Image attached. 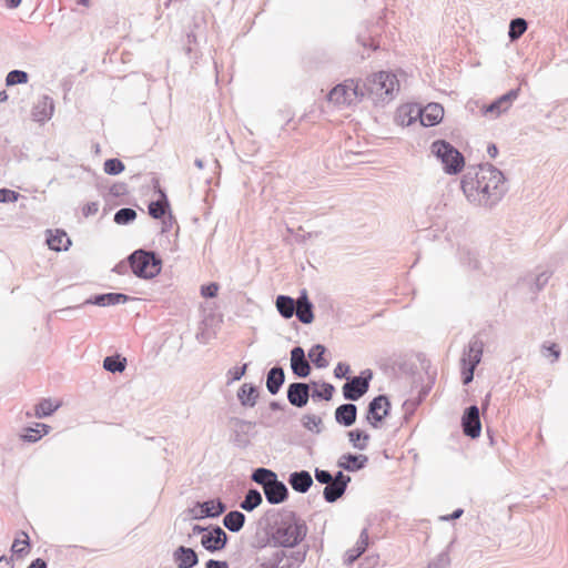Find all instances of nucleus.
Returning <instances> with one entry per match:
<instances>
[{
	"label": "nucleus",
	"instance_id": "1",
	"mask_svg": "<svg viewBox=\"0 0 568 568\" xmlns=\"http://www.w3.org/2000/svg\"><path fill=\"white\" fill-rule=\"evenodd\" d=\"M460 185L467 200L476 205L491 206L506 192L503 172L488 163L479 165L477 170H468Z\"/></svg>",
	"mask_w": 568,
	"mask_h": 568
},
{
	"label": "nucleus",
	"instance_id": "2",
	"mask_svg": "<svg viewBox=\"0 0 568 568\" xmlns=\"http://www.w3.org/2000/svg\"><path fill=\"white\" fill-rule=\"evenodd\" d=\"M306 521L292 510H284L270 526L268 541L276 548H295L306 537Z\"/></svg>",
	"mask_w": 568,
	"mask_h": 568
},
{
	"label": "nucleus",
	"instance_id": "3",
	"mask_svg": "<svg viewBox=\"0 0 568 568\" xmlns=\"http://www.w3.org/2000/svg\"><path fill=\"white\" fill-rule=\"evenodd\" d=\"M361 88L365 95H368L374 102H379L393 99V93L398 88V81L395 74L381 71L368 77Z\"/></svg>",
	"mask_w": 568,
	"mask_h": 568
},
{
	"label": "nucleus",
	"instance_id": "4",
	"mask_svg": "<svg viewBox=\"0 0 568 568\" xmlns=\"http://www.w3.org/2000/svg\"><path fill=\"white\" fill-rule=\"evenodd\" d=\"M132 272L140 278H153L160 274L162 260L153 251L139 248L128 257Z\"/></svg>",
	"mask_w": 568,
	"mask_h": 568
},
{
	"label": "nucleus",
	"instance_id": "5",
	"mask_svg": "<svg viewBox=\"0 0 568 568\" xmlns=\"http://www.w3.org/2000/svg\"><path fill=\"white\" fill-rule=\"evenodd\" d=\"M430 151L442 162L446 173L457 174L463 170L465 165L463 154L447 141H434Z\"/></svg>",
	"mask_w": 568,
	"mask_h": 568
},
{
	"label": "nucleus",
	"instance_id": "6",
	"mask_svg": "<svg viewBox=\"0 0 568 568\" xmlns=\"http://www.w3.org/2000/svg\"><path fill=\"white\" fill-rule=\"evenodd\" d=\"M484 352V343L477 336H474L469 343L467 348L464 349L463 356L460 359L462 364V378L463 384L468 385L474 379V372L477 365L481 361Z\"/></svg>",
	"mask_w": 568,
	"mask_h": 568
},
{
	"label": "nucleus",
	"instance_id": "7",
	"mask_svg": "<svg viewBox=\"0 0 568 568\" xmlns=\"http://www.w3.org/2000/svg\"><path fill=\"white\" fill-rule=\"evenodd\" d=\"M308 546H304L303 550H285V548H276L268 556H264L268 568H298L306 558Z\"/></svg>",
	"mask_w": 568,
	"mask_h": 568
},
{
	"label": "nucleus",
	"instance_id": "8",
	"mask_svg": "<svg viewBox=\"0 0 568 568\" xmlns=\"http://www.w3.org/2000/svg\"><path fill=\"white\" fill-rule=\"evenodd\" d=\"M363 97H365V92L361 88L359 82L347 80L344 83L337 84L329 91L328 101L335 105L343 106L351 105Z\"/></svg>",
	"mask_w": 568,
	"mask_h": 568
},
{
	"label": "nucleus",
	"instance_id": "9",
	"mask_svg": "<svg viewBox=\"0 0 568 568\" xmlns=\"http://www.w3.org/2000/svg\"><path fill=\"white\" fill-rule=\"evenodd\" d=\"M372 377L373 373L371 369L363 371L359 376L348 377L342 388L344 398L354 402L358 400L367 393Z\"/></svg>",
	"mask_w": 568,
	"mask_h": 568
},
{
	"label": "nucleus",
	"instance_id": "10",
	"mask_svg": "<svg viewBox=\"0 0 568 568\" xmlns=\"http://www.w3.org/2000/svg\"><path fill=\"white\" fill-rule=\"evenodd\" d=\"M227 540V534L220 526L211 525L206 534L201 537V545L210 552H217L225 548Z\"/></svg>",
	"mask_w": 568,
	"mask_h": 568
},
{
	"label": "nucleus",
	"instance_id": "11",
	"mask_svg": "<svg viewBox=\"0 0 568 568\" xmlns=\"http://www.w3.org/2000/svg\"><path fill=\"white\" fill-rule=\"evenodd\" d=\"M390 403L385 395H378L373 398L367 407L366 419L373 427H378V424L388 415Z\"/></svg>",
	"mask_w": 568,
	"mask_h": 568
},
{
	"label": "nucleus",
	"instance_id": "12",
	"mask_svg": "<svg viewBox=\"0 0 568 568\" xmlns=\"http://www.w3.org/2000/svg\"><path fill=\"white\" fill-rule=\"evenodd\" d=\"M463 432L470 438H477L481 432L479 408L476 405L467 407L462 417Z\"/></svg>",
	"mask_w": 568,
	"mask_h": 568
},
{
	"label": "nucleus",
	"instance_id": "13",
	"mask_svg": "<svg viewBox=\"0 0 568 568\" xmlns=\"http://www.w3.org/2000/svg\"><path fill=\"white\" fill-rule=\"evenodd\" d=\"M310 384L295 382L287 387V400L291 405L302 408L307 405L310 396Z\"/></svg>",
	"mask_w": 568,
	"mask_h": 568
},
{
	"label": "nucleus",
	"instance_id": "14",
	"mask_svg": "<svg viewBox=\"0 0 568 568\" xmlns=\"http://www.w3.org/2000/svg\"><path fill=\"white\" fill-rule=\"evenodd\" d=\"M519 92V88L511 89L507 93L493 101L489 105H487L484 110V113L493 114L495 118L499 116L511 106L513 102L518 98Z\"/></svg>",
	"mask_w": 568,
	"mask_h": 568
},
{
	"label": "nucleus",
	"instance_id": "15",
	"mask_svg": "<svg viewBox=\"0 0 568 568\" xmlns=\"http://www.w3.org/2000/svg\"><path fill=\"white\" fill-rule=\"evenodd\" d=\"M291 368L298 378H306L311 374V365L306 359L303 347L295 346L291 351Z\"/></svg>",
	"mask_w": 568,
	"mask_h": 568
},
{
	"label": "nucleus",
	"instance_id": "16",
	"mask_svg": "<svg viewBox=\"0 0 568 568\" xmlns=\"http://www.w3.org/2000/svg\"><path fill=\"white\" fill-rule=\"evenodd\" d=\"M195 508L200 509V515H194L193 519L216 518L225 513L226 505L219 498L196 503Z\"/></svg>",
	"mask_w": 568,
	"mask_h": 568
},
{
	"label": "nucleus",
	"instance_id": "17",
	"mask_svg": "<svg viewBox=\"0 0 568 568\" xmlns=\"http://www.w3.org/2000/svg\"><path fill=\"white\" fill-rule=\"evenodd\" d=\"M417 115L424 126H434L442 121L444 108L438 103H428L425 108L417 110Z\"/></svg>",
	"mask_w": 568,
	"mask_h": 568
},
{
	"label": "nucleus",
	"instance_id": "18",
	"mask_svg": "<svg viewBox=\"0 0 568 568\" xmlns=\"http://www.w3.org/2000/svg\"><path fill=\"white\" fill-rule=\"evenodd\" d=\"M178 568H193L199 564V556L193 548L179 546L172 555Z\"/></svg>",
	"mask_w": 568,
	"mask_h": 568
},
{
	"label": "nucleus",
	"instance_id": "19",
	"mask_svg": "<svg viewBox=\"0 0 568 568\" xmlns=\"http://www.w3.org/2000/svg\"><path fill=\"white\" fill-rule=\"evenodd\" d=\"M264 495L271 505H278L288 498L286 485L278 478H275L265 489Z\"/></svg>",
	"mask_w": 568,
	"mask_h": 568
},
{
	"label": "nucleus",
	"instance_id": "20",
	"mask_svg": "<svg viewBox=\"0 0 568 568\" xmlns=\"http://www.w3.org/2000/svg\"><path fill=\"white\" fill-rule=\"evenodd\" d=\"M368 457L366 455L344 454L337 460V466L346 471H358L366 467Z\"/></svg>",
	"mask_w": 568,
	"mask_h": 568
},
{
	"label": "nucleus",
	"instance_id": "21",
	"mask_svg": "<svg viewBox=\"0 0 568 568\" xmlns=\"http://www.w3.org/2000/svg\"><path fill=\"white\" fill-rule=\"evenodd\" d=\"M54 112V103L52 98L43 95L33 106L32 116L37 122H45L51 119Z\"/></svg>",
	"mask_w": 568,
	"mask_h": 568
},
{
	"label": "nucleus",
	"instance_id": "22",
	"mask_svg": "<svg viewBox=\"0 0 568 568\" xmlns=\"http://www.w3.org/2000/svg\"><path fill=\"white\" fill-rule=\"evenodd\" d=\"M129 296L122 293H105V294H98L93 297H90L85 300L82 305H98V306H111V305H118L123 304L129 301Z\"/></svg>",
	"mask_w": 568,
	"mask_h": 568
},
{
	"label": "nucleus",
	"instance_id": "23",
	"mask_svg": "<svg viewBox=\"0 0 568 568\" xmlns=\"http://www.w3.org/2000/svg\"><path fill=\"white\" fill-rule=\"evenodd\" d=\"M357 407L352 403L342 404L335 409V420L342 426L349 427L355 424Z\"/></svg>",
	"mask_w": 568,
	"mask_h": 568
},
{
	"label": "nucleus",
	"instance_id": "24",
	"mask_svg": "<svg viewBox=\"0 0 568 568\" xmlns=\"http://www.w3.org/2000/svg\"><path fill=\"white\" fill-rule=\"evenodd\" d=\"M288 484L301 494H305L313 485V478L307 470L293 471L290 474Z\"/></svg>",
	"mask_w": 568,
	"mask_h": 568
},
{
	"label": "nucleus",
	"instance_id": "25",
	"mask_svg": "<svg viewBox=\"0 0 568 568\" xmlns=\"http://www.w3.org/2000/svg\"><path fill=\"white\" fill-rule=\"evenodd\" d=\"M368 531L366 528H364L359 534L355 547L353 549L347 550L345 554L344 562L346 565H352L357 560L358 557H361L364 554L368 546Z\"/></svg>",
	"mask_w": 568,
	"mask_h": 568
},
{
	"label": "nucleus",
	"instance_id": "26",
	"mask_svg": "<svg viewBox=\"0 0 568 568\" xmlns=\"http://www.w3.org/2000/svg\"><path fill=\"white\" fill-rule=\"evenodd\" d=\"M285 382V373L283 367L274 366L266 375V388L270 394L276 395Z\"/></svg>",
	"mask_w": 568,
	"mask_h": 568
},
{
	"label": "nucleus",
	"instance_id": "27",
	"mask_svg": "<svg viewBox=\"0 0 568 568\" xmlns=\"http://www.w3.org/2000/svg\"><path fill=\"white\" fill-rule=\"evenodd\" d=\"M258 397L257 387L253 384H243L237 390V398L242 406L253 407Z\"/></svg>",
	"mask_w": 568,
	"mask_h": 568
},
{
	"label": "nucleus",
	"instance_id": "28",
	"mask_svg": "<svg viewBox=\"0 0 568 568\" xmlns=\"http://www.w3.org/2000/svg\"><path fill=\"white\" fill-rule=\"evenodd\" d=\"M49 247L55 252L67 251L71 245V241L64 231L57 230L55 233L49 231L47 237Z\"/></svg>",
	"mask_w": 568,
	"mask_h": 568
},
{
	"label": "nucleus",
	"instance_id": "29",
	"mask_svg": "<svg viewBox=\"0 0 568 568\" xmlns=\"http://www.w3.org/2000/svg\"><path fill=\"white\" fill-rule=\"evenodd\" d=\"M232 429L235 433V440L241 446H245L248 440L243 439L242 435L247 436L250 432L254 428L255 424L253 422L240 419V418H233L231 419Z\"/></svg>",
	"mask_w": 568,
	"mask_h": 568
},
{
	"label": "nucleus",
	"instance_id": "30",
	"mask_svg": "<svg viewBox=\"0 0 568 568\" xmlns=\"http://www.w3.org/2000/svg\"><path fill=\"white\" fill-rule=\"evenodd\" d=\"M245 515L239 510L227 513L223 518L224 527L231 532H239L245 524Z\"/></svg>",
	"mask_w": 568,
	"mask_h": 568
},
{
	"label": "nucleus",
	"instance_id": "31",
	"mask_svg": "<svg viewBox=\"0 0 568 568\" xmlns=\"http://www.w3.org/2000/svg\"><path fill=\"white\" fill-rule=\"evenodd\" d=\"M278 313L284 318H291L296 311L295 300L287 295H278L275 301Z\"/></svg>",
	"mask_w": 568,
	"mask_h": 568
},
{
	"label": "nucleus",
	"instance_id": "32",
	"mask_svg": "<svg viewBox=\"0 0 568 568\" xmlns=\"http://www.w3.org/2000/svg\"><path fill=\"white\" fill-rule=\"evenodd\" d=\"M263 503L262 494L255 489H248L240 507L245 511H253Z\"/></svg>",
	"mask_w": 568,
	"mask_h": 568
},
{
	"label": "nucleus",
	"instance_id": "33",
	"mask_svg": "<svg viewBox=\"0 0 568 568\" xmlns=\"http://www.w3.org/2000/svg\"><path fill=\"white\" fill-rule=\"evenodd\" d=\"M251 478L253 481L261 485L264 490L275 478H277V475L271 469L260 467L253 471Z\"/></svg>",
	"mask_w": 568,
	"mask_h": 568
},
{
	"label": "nucleus",
	"instance_id": "34",
	"mask_svg": "<svg viewBox=\"0 0 568 568\" xmlns=\"http://www.w3.org/2000/svg\"><path fill=\"white\" fill-rule=\"evenodd\" d=\"M345 486L329 481L323 490V497L327 503H335L345 494Z\"/></svg>",
	"mask_w": 568,
	"mask_h": 568
},
{
	"label": "nucleus",
	"instance_id": "35",
	"mask_svg": "<svg viewBox=\"0 0 568 568\" xmlns=\"http://www.w3.org/2000/svg\"><path fill=\"white\" fill-rule=\"evenodd\" d=\"M326 347L322 344H315L308 351V358L317 368H325L328 366V362L324 358Z\"/></svg>",
	"mask_w": 568,
	"mask_h": 568
},
{
	"label": "nucleus",
	"instance_id": "36",
	"mask_svg": "<svg viewBox=\"0 0 568 568\" xmlns=\"http://www.w3.org/2000/svg\"><path fill=\"white\" fill-rule=\"evenodd\" d=\"M126 358L120 355L106 356L103 359V368L111 373H121L125 369Z\"/></svg>",
	"mask_w": 568,
	"mask_h": 568
},
{
	"label": "nucleus",
	"instance_id": "37",
	"mask_svg": "<svg viewBox=\"0 0 568 568\" xmlns=\"http://www.w3.org/2000/svg\"><path fill=\"white\" fill-rule=\"evenodd\" d=\"M348 438L354 448L364 450L367 448L371 436L361 429H354L348 432Z\"/></svg>",
	"mask_w": 568,
	"mask_h": 568
},
{
	"label": "nucleus",
	"instance_id": "38",
	"mask_svg": "<svg viewBox=\"0 0 568 568\" xmlns=\"http://www.w3.org/2000/svg\"><path fill=\"white\" fill-rule=\"evenodd\" d=\"M30 546V538L26 531H20L18 537L13 540L11 546V550L17 554L19 557L28 554L27 548Z\"/></svg>",
	"mask_w": 568,
	"mask_h": 568
},
{
	"label": "nucleus",
	"instance_id": "39",
	"mask_svg": "<svg viewBox=\"0 0 568 568\" xmlns=\"http://www.w3.org/2000/svg\"><path fill=\"white\" fill-rule=\"evenodd\" d=\"M60 407V403H53L51 399H42L36 406V416L43 418L52 415Z\"/></svg>",
	"mask_w": 568,
	"mask_h": 568
},
{
	"label": "nucleus",
	"instance_id": "40",
	"mask_svg": "<svg viewBox=\"0 0 568 568\" xmlns=\"http://www.w3.org/2000/svg\"><path fill=\"white\" fill-rule=\"evenodd\" d=\"M313 386L317 387V383L313 382ZM335 392V387L329 383H323L321 385V389L314 388L312 392V398L314 400L316 399H324V400H331L333 397V394Z\"/></svg>",
	"mask_w": 568,
	"mask_h": 568
},
{
	"label": "nucleus",
	"instance_id": "41",
	"mask_svg": "<svg viewBox=\"0 0 568 568\" xmlns=\"http://www.w3.org/2000/svg\"><path fill=\"white\" fill-rule=\"evenodd\" d=\"M527 30V22L523 18H515L509 23L508 37L511 41L517 40Z\"/></svg>",
	"mask_w": 568,
	"mask_h": 568
},
{
	"label": "nucleus",
	"instance_id": "42",
	"mask_svg": "<svg viewBox=\"0 0 568 568\" xmlns=\"http://www.w3.org/2000/svg\"><path fill=\"white\" fill-rule=\"evenodd\" d=\"M162 200L151 202L149 205V214L153 219H161L169 207V202L164 193H162Z\"/></svg>",
	"mask_w": 568,
	"mask_h": 568
},
{
	"label": "nucleus",
	"instance_id": "43",
	"mask_svg": "<svg viewBox=\"0 0 568 568\" xmlns=\"http://www.w3.org/2000/svg\"><path fill=\"white\" fill-rule=\"evenodd\" d=\"M136 219L135 210L131 207H123L115 212L113 221L119 225H125Z\"/></svg>",
	"mask_w": 568,
	"mask_h": 568
},
{
	"label": "nucleus",
	"instance_id": "44",
	"mask_svg": "<svg viewBox=\"0 0 568 568\" xmlns=\"http://www.w3.org/2000/svg\"><path fill=\"white\" fill-rule=\"evenodd\" d=\"M29 80V75L26 71L22 70H12L6 77V84L8 87L24 84Z\"/></svg>",
	"mask_w": 568,
	"mask_h": 568
},
{
	"label": "nucleus",
	"instance_id": "45",
	"mask_svg": "<svg viewBox=\"0 0 568 568\" xmlns=\"http://www.w3.org/2000/svg\"><path fill=\"white\" fill-rule=\"evenodd\" d=\"M313 305L296 306L295 315L303 324H311L314 321Z\"/></svg>",
	"mask_w": 568,
	"mask_h": 568
},
{
	"label": "nucleus",
	"instance_id": "46",
	"mask_svg": "<svg viewBox=\"0 0 568 568\" xmlns=\"http://www.w3.org/2000/svg\"><path fill=\"white\" fill-rule=\"evenodd\" d=\"M124 164L119 159H108L103 164V170L109 175H118L124 171Z\"/></svg>",
	"mask_w": 568,
	"mask_h": 568
},
{
	"label": "nucleus",
	"instance_id": "47",
	"mask_svg": "<svg viewBox=\"0 0 568 568\" xmlns=\"http://www.w3.org/2000/svg\"><path fill=\"white\" fill-rule=\"evenodd\" d=\"M302 424L306 429H308L311 432L320 433L321 432L320 426L322 424V419H321V417L315 416V415H304L302 418Z\"/></svg>",
	"mask_w": 568,
	"mask_h": 568
},
{
	"label": "nucleus",
	"instance_id": "48",
	"mask_svg": "<svg viewBox=\"0 0 568 568\" xmlns=\"http://www.w3.org/2000/svg\"><path fill=\"white\" fill-rule=\"evenodd\" d=\"M450 565V558L447 551L440 552L428 564V568H447Z\"/></svg>",
	"mask_w": 568,
	"mask_h": 568
},
{
	"label": "nucleus",
	"instance_id": "49",
	"mask_svg": "<svg viewBox=\"0 0 568 568\" xmlns=\"http://www.w3.org/2000/svg\"><path fill=\"white\" fill-rule=\"evenodd\" d=\"M20 194L9 189H0V203H12L19 199Z\"/></svg>",
	"mask_w": 568,
	"mask_h": 568
},
{
	"label": "nucleus",
	"instance_id": "50",
	"mask_svg": "<svg viewBox=\"0 0 568 568\" xmlns=\"http://www.w3.org/2000/svg\"><path fill=\"white\" fill-rule=\"evenodd\" d=\"M247 364H244L241 367H232L229 369L227 375L231 377L229 384L235 381H240L246 373Z\"/></svg>",
	"mask_w": 568,
	"mask_h": 568
},
{
	"label": "nucleus",
	"instance_id": "51",
	"mask_svg": "<svg viewBox=\"0 0 568 568\" xmlns=\"http://www.w3.org/2000/svg\"><path fill=\"white\" fill-rule=\"evenodd\" d=\"M315 479L320 484L327 485L329 481H332L333 476L328 470L316 468L315 469Z\"/></svg>",
	"mask_w": 568,
	"mask_h": 568
},
{
	"label": "nucleus",
	"instance_id": "52",
	"mask_svg": "<svg viewBox=\"0 0 568 568\" xmlns=\"http://www.w3.org/2000/svg\"><path fill=\"white\" fill-rule=\"evenodd\" d=\"M219 291V285L216 283H210L207 285H203L201 287V294L204 297H215Z\"/></svg>",
	"mask_w": 568,
	"mask_h": 568
},
{
	"label": "nucleus",
	"instance_id": "53",
	"mask_svg": "<svg viewBox=\"0 0 568 568\" xmlns=\"http://www.w3.org/2000/svg\"><path fill=\"white\" fill-rule=\"evenodd\" d=\"M551 276V273L548 272V271H542L541 273H539L536 277H535V286L537 290H541L546 284L547 282L549 281Z\"/></svg>",
	"mask_w": 568,
	"mask_h": 568
},
{
	"label": "nucleus",
	"instance_id": "54",
	"mask_svg": "<svg viewBox=\"0 0 568 568\" xmlns=\"http://www.w3.org/2000/svg\"><path fill=\"white\" fill-rule=\"evenodd\" d=\"M42 434H40V430L29 428L26 434L22 435V439L24 442L34 443L41 438Z\"/></svg>",
	"mask_w": 568,
	"mask_h": 568
},
{
	"label": "nucleus",
	"instance_id": "55",
	"mask_svg": "<svg viewBox=\"0 0 568 568\" xmlns=\"http://www.w3.org/2000/svg\"><path fill=\"white\" fill-rule=\"evenodd\" d=\"M544 356H546V357L552 356L554 357L552 361L555 362L560 356V349L557 347L556 344H551L549 346H544Z\"/></svg>",
	"mask_w": 568,
	"mask_h": 568
},
{
	"label": "nucleus",
	"instance_id": "56",
	"mask_svg": "<svg viewBox=\"0 0 568 568\" xmlns=\"http://www.w3.org/2000/svg\"><path fill=\"white\" fill-rule=\"evenodd\" d=\"M349 373V365L345 363H338L334 369V376L336 378H344Z\"/></svg>",
	"mask_w": 568,
	"mask_h": 568
},
{
	"label": "nucleus",
	"instance_id": "57",
	"mask_svg": "<svg viewBox=\"0 0 568 568\" xmlns=\"http://www.w3.org/2000/svg\"><path fill=\"white\" fill-rule=\"evenodd\" d=\"M333 483H337L347 488V485L351 483V477L345 475L342 470L337 471L332 479Z\"/></svg>",
	"mask_w": 568,
	"mask_h": 568
},
{
	"label": "nucleus",
	"instance_id": "58",
	"mask_svg": "<svg viewBox=\"0 0 568 568\" xmlns=\"http://www.w3.org/2000/svg\"><path fill=\"white\" fill-rule=\"evenodd\" d=\"M295 303H296V306H300V305H313V303L308 298L306 290H302L301 291L300 296L297 297V300H295Z\"/></svg>",
	"mask_w": 568,
	"mask_h": 568
},
{
	"label": "nucleus",
	"instance_id": "59",
	"mask_svg": "<svg viewBox=\"0 0 568 568\" xmlns=\"http://www.w3.org/2000/svg\"><path fill=\"white\" fill-rule=\"evenodd\" d=\"M205 568H229L227 561L210 559L205 564Z\"/></svg>",
	"mask_w": 568,
	"mask_h": 568
},
{
	"label": "nucleus",
	"instance_id": "60",
	"mask_svg": "<svg viewBox=\"0 0 568 568\" xmlns=\"http://www.w3.org/2000/svg\"><path fill=\"white\" fill-rule=\"evenodd\" d=\"M247 568H268L267 562L264 559V555L257 557Z\"/></svg>",
	"mask_w": 568,
	"mask_h": 568
},
{
	"label": "nucleus",
	"instance_id": "61",
	"mask_svg": "<svg viewBox=\"0 0 568 568\" xmlns=\"http://www.w3.org/2000/svg\"><path fill=\"white\" fill-rule=\"evenodd\" d=\"M207 530H209V526L207 527H203V526H200V525H194L193 528H192L193 535H201V537L204 536Z\"/></svg>",
	"mask_w": 568,
	"mask_h": 568
},
{
	"label": "nucleus",
	"instance_id": "62",
	"mask_svg": "<svg viewBox=\"0 0 568 568\" xmlns=\"http://www.w3.org/2000/svg\"><path fill=\"white\" fill-rule=\"evenodd\" d=\"M28 568H47V562L41 558H37L29 565Z\"/></svg>",
	"mask_w": 568,
	"mask_h": 568
},
{
	"label": "nucleus",
	"instance_id": "63",
	"mask_svg": "<svg viewBox=\"0 0 568 568\" xmlns=\"http://www.w3.org/2000/svg\"><path fill=\"white\" fill-rule=\"evenodd\" d=\"M463 513H464V510L458 508V509L454 510L449 516L442 517V519L443 520L457 519V518H459L463 515Z\"/></svg>",
	"mask_w": 568,
	"mask_h": 568
},
{
	"label": "nucleus",
	"instance_id": "64",
	"mask_svg": "<svg viewBox=\"0 0 568 568\" xmlns=\"http://www.w3.org/2000/svg\"><path fill=\"white\" fill-rule=\"evenodd\" d=\"M0 568H12L11 560L7 557H1L0 558Z\"/></svg>",
	"mask_w": 568,
	"mask_h": 568
}]
</instances>
